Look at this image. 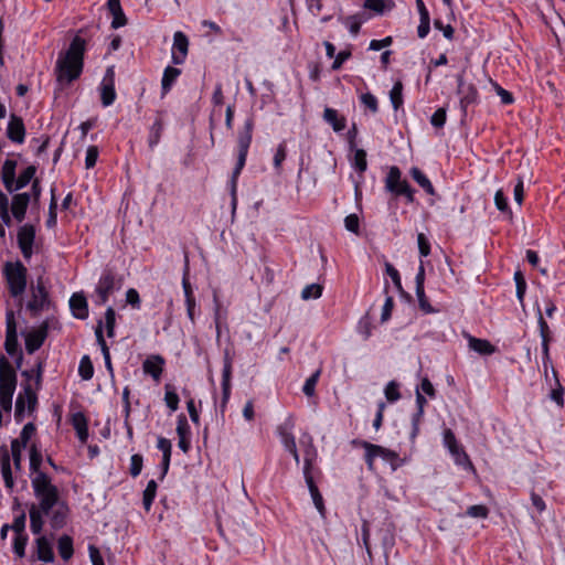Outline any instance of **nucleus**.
Instances as JSON below:
<instances>
[{
	"mask_svg": "<svg viewBox=\"0 0 565 565\" xmlns=\"http://www.w3.org/2000/svg\"><path fill=\"white\" fill-rule=\"evenodd\" d=\"M86 41L78 34L75 35L64 53H60L56 61L55 72L57 81L62 84H71L77 79L84 66V53Z\"/></svg>",
	"mask_w": 565,
	"mask_h": 565,
	"instance_id": "f257e3e1",
	"label": "nucleus"
},
{
	"mask_svg": "<svg viewBox=\"0 0 565 565\" xmlns=\"http://www.w3.org/2000/svg\"><path fill=\"white\" fill-rule=\"evenodd\" d=\"M8 292L11 298L15 299L18 307L23 306V295L28 287V268L21 260L6 262L2 268Z\"/></svg>",
	"mask_w": 565,
	"mask_h": 565,
	"instance_id": "f03ea898",
	"label": "nucleus"
},
{
	"mask_svg": "<svg viewBox=\"0 0 565 565\" xmlns=\"http://www.w3.org/2000/svg\"><path fill=\"white\" fill-rule=\"evenodd\" d=\"M253 129H254V119L252 117H249L244 121V125L237 135V146H238L237 162L233 170L232 179H231V196H232L233 210L236 209V204H237V198H236L237 178L241 174V171L243 170V168L246 163V158H247L248 149H249V146L252 142V137H253Z\"/></svg>",
	"mask_w": 565,
	"mask_h": 565,
	"instance_id": "7ed1b4c3",
	"label": "nucleus"
},
{
	"mask_svg": "<svg viewBox=\"0 0 565 565\" xmlns=\"http://www.w3.org/2000/svg\"><path fill=\"white\" fill-rule=\"evenodd\" d=\"M17 167L18 163L15 160L7 159L1 168L0 178L4 189L9 193L22 190L35 179L36 167L34 164L28 166L23 171H21L18 178L15 173Z\"/></svg>",
	"mask_w": 565,
	"mask_h": 565,
	"instance_id": "20e7f679",
	"label": "nucleus"
},
{
	"mask_svg": "<svg viewBox=\"0 0 565 565\" xmlns=\"http://www.w3.org/2000/svg\"><path fill=\"white\" fill-rule=\"evenodd\" d=\"M32 489L35 498L39 500V509L45 515H49L55 504L61 501L60 491L56 486L52 483L47 473H39L31 479Z\"/></svg>",
	"mask_w": 565,
	"mask_h": 565,
	"instance_id": "39448f33",
	"label": "nucleus"
},
{
	"mask_svg": "<svg viewBox=\"0 0 565 565\" xmlns=\"http://www.w3.org/2000/svg\"><path fill=\"white\" fill-rule=\"evenodd\" d=\"M17 387V374L4 355H0V407L11 412L12 397Z\"/></svg>",
	"mask_w": 565,
	"mask_h": 565,
	"instance_id": "423d86ee",
	"label": "nucleus"
},
{
	"mask_svg": "<svg viewBox=\"0 0 565 565\" xmlns=\"http://www.w3.org/2000/svg\"><path fill=\"white\" fill-rule=\"evenodd\" d=\"M53 307V302L50 298V292L44 285L42 277L36 279V282H32L30 286V299L25 303V308L30 311L32 317L39 316L44 310H50Z\"/></svg>",
	"mask_w": 565,
	"mask_h": 565,
	"instance_id": "0eeeda50",
	"label": "nucleus"
},
{
	"mask_svg": "<svg viewBox=\"0 0 565 565\" xmlns=\"http://www.w3.org/2000/svg\"><path fill=\"white\" fill-rule=\"evenodd\" d=\"M353 443L365 449L364 459L370 470L374 469V459L376 457H381L385 461H388L392 465L393 470L397 469L398 465L396 461L398 459V455L395 451L365 440H354Z\"/></svg>",
	"mask_w": 565,
	"mask_h": 565,
	"instance_id": "6e6552de",
	"label": "nucleus"
},
{
	"mask_svg": "<svg viewBox=\"0 0 565 565\" xmlns=\"http://www.w3.org/2000/svg\"><path fill=\"white\" fill-rule=\"evenodd\" d=\"M401 174L397 167H392L385 180V188L396 195H404L408 203H413L415 191L406 180H401Z\"/></svg>",
	"mask_w": 565,
	"mask_h": 565,
	"instance_id": "1a4fd4ad",
	"label": "nucleus"
},
{
	"mask_svg": "<svg viewBox=\"0 0 565 565\" xmlns=\"http://www.w3.org/2000/svg\"><path fill=\"white\" fill-rule=\"evenodd\" d=\"M444 444L448 448L449 452L451 454L455 462L458 466L463 467L465 469L473 471V465L469 459V456L463 450V448L458 445L455 434L451 429H446L444 431Z\"/></svg>",
	"mask_w": 565,
	"mask_h": 565,
	"instance_id": "9d476101",
	"label": "nucleus"
},
{
	"mask_svg": "<svg viewBox=\"0 0 565 565\" xmlns=\"http://www.w3.org/2000/svg\"><path fill=\"white\" fill-rule=\"evenodd\" d=\"M311 468H312V457L307 451L305 457V466H303V477L306 480V483L308 486L309 492L311 494L312 501L315 507L317 508L318 512L322 518L326 516V507L323 502V498L315 483L313 477L311 475Z\"/></svg>",
	"mask_w": 565,
	"mask_h": 565,
	"instance_id": "9b49d317",
	"label": "nucleus"
},
{
	"mask_svg": "<svg viewBox=\"0 0 565 565\" xmlns=\"http://www.w3.org/2000/svg\"><path fill=\"white\" fill-rule=\"evenodd\" d=\"M51 322L50 319H46L38 329L31 330L25 334V350L29 354H33L42 347L51 328Z\"/></svg>",
	"mask_w": 565,
	"mask_h": 565,
	"instance_id": "f8f14e48",
	"label": "nucleus"
},
{
	"mask_svg": "<svg viewBox=\"0 0 565 565\" xmlns=\"http://www.w3.org/2000/svg\"><path fill=\"white\" fill-rule=\"evenodd\" d=\"M4 349L11 356L15 355L19 350L17 321L13 310L6 312V341Z\"/></svg>",
	"mask_w": 565,
	"mask_h": 565,
	"instance_id": "ddd939ff",
	"label": "nucleus"
},
{
	"mask_svg": "<svg viewBox=\"0 0 565 565\" xmlns=\"http://www.w3.org/2000/svg\"><path fill=\"white\" fill-rule=\"evenodd\" d=\"M18 246L23 257L28 260L33 255V245L35 241V227L32 224L20 226L17 234Z\"/></svg>",
	"mask_w": 565,
	"mask_h": 565,
	"instance_id": "4468645a",
	"label": "nucleus"
},
{
	"mask_svg": "<svg viewBox=\"0 0 565 565\" xmlns=\"http://www.w3.org/2000/svg\"><path fill=\"white\" fill-rule=\"evenodd\" d=\"M25 215L26 211L10 210L8 195L0 190V220L2 223L7 226H11L12 217L21 223L25 218Z\"/></svg>",
	"mask_w": 565,
	"mask_h": 565,
	"instance_id": "2eb2a0df",
	"label": "nucleus"
},
{
	"mask_svg": "<svg viewBox=\"0 0 565 565\" xmlns=\"http://www.w3.org/2000/svg\"><path fill=\"white\" fill-rule=\"evenodd\" d=\"M115 289V276L111 271H105L98 281L96 287L97 305H104L108 301L109 295Z\"/></svg>",
	"mask_w": 565,
	"mask_h": 565,
	"instance_id": "dca6fc26",
	"label": "nucleus"
},
{
	"mask_svg": "<svg viewBox=\"0 0 565 565\" xmlns=\"http://www.w3.org/2000/svg\"><path fill=\"white\" fill-rule=\"evenodd\" d=\"M7 137L15 143H23L25 139V126L23 119L15 114L10 115L7 127Z\"/></svg>",
	"mask_w": 565,
	"mask_h": 565,
	"instance_id": "f3484780",
	"label": "nucleus"
},
{
	"mask_svg": "<svg viewBox=\"0 0 565 565\" xmlns=\"http://www.w3.org/2000/svg\"><path fill=\"white\" fill-rule=\"evenodd\" d=\"M188 49V36L183 32L177 31L173 35L172 62L174 64H182L185 61Z\"/></svg>",
	"mask_w": 565,
	"mask_h": 565,
	"instance_id": "a211bd4d",
	"label": "nucleus"
},
{
	"mask_svg": "<svg viewBox=\"0 0 565 565\" xmlns=\"http://www.w3.org/2000/svg\"><path fill=\"white\" fill-rule=\"evenodd\" d=\"M537 323L540 328V334L542 338V354H543V364L546 367L550 362V341H551V332L547 322L543 318L540 307H537Z\"/></svg>",
	"mask_w": 565,
	"mask_h": 565,
	"instance_id": "6ab92c4d",
	"label": "nucleus"
},
{
	"mask_svg": "<svg viewBox=\"0 0 565 565\" xmlns=\"http://www.w3.org/2000/svg\"><path fill=\"white\" fill-rule=\"evenodd\" d=\"M177 434L179 436L178 446L184 454H186L191 448V430L184 414L178 415Z\"/></svg>",
	"mask_w": 565,
	"mask_h": 565,
	"instance_id": "aec40b11",
	"label": "nucleus"
},
{
	"mask_svg": "<svg viewBox=\"0 0 565 565\" xmlns=\"http://www.w3.org/2000/svg\"><path fill=\"white\" fill-rule=\"evenodd\" d=\"M68 505L64 501H58L57 504L50 512V525L54 530H60L65 526L68 514Z\"/></svg>",
	"mask_w": 565,
	"mask_h": 565,
	"instance_id": "412c9836",
	"label": "nucleus"
},
{
	"mask_svg": "<svg viewBox=\"0 0 565 565\" xmlns=\"http://www.w3.org/2000/svg\"><path fill=\"white\" fill-rule=\"evenodd\" d=\"M164 365V359L159 355L154 354L149 358H147L142 363V370L146 374H149L152 376L154 381H159L163 371Z\"/></svg>",
	"mask_w": 565,
	"mask_h": 565,
	"instance_id": "4be33fe9",
	"label": "nucleus"
},
{
	"mask_svg": "<svg viewBox=\"0 0 565 565\" xmlns=\"http://www.w3.org/2000/svg\"><path fill=\"white\" fill-rule=\"evenodd\" d=\"M70 308L73 312V316L77 319L84 320L88 317L87 300L82 292H75L71 296Z\"/></svg>",
	"mask_w": 565,
	"mask_h": 565,
	"instance_id": "5701e85b",
	"label": "nucleus"
},
{
	"mask_svg": "<svg viewBox=\"0 0 565 565\" xmlns=\"http://www.w3.org/2000/svg\"><path fill=\"white\" fill-rule=\"evenodd\" d=\"M379 539L381 541V545L384 551V556L387 559L388 552L393 548L395 545V534H394V526L391 523H385L377 532Z\"/></svg>",
	"mask_w": 565,
	"mask_h": 565,
	"instance_id": "b1692460",
	"label": "nucleus"
},
{
	"mask_svg": "<svg viewBox=\"0 0 565 565\" xmlns=\"http://www.w3.org/2000/svg\"><path fill=\"white\" fill-rule=\"evenodd\" d=\"M38 558L45 563H53L55 555L50 541L45 536H40L35 541Z\"/></svg>",
	"mask_w": 565,
	"mask_h": 565,
	"instance_id": "393cba45",
	"label": "nucleus"
},
{
	"mask_svg": "<svg viewBox=\"0 0 565 565\" xmlns=\"http://www.w3.org/2000/svg\"><path fill=\"white\" fill-rule=\"evenodd\" d=\"M157 448L162 451V462H161L162 472L160 476V479L162 480L166 477V475L168 473V470L170 467L172 444L169 439H167L164 437H159L158 443H157Z\"/></svg>",
	"mask_w": 565,
	"mask_h": 565,
	"instance_id": "a878e982",
	"label": "nucleus"
},
{
	"mask_svg": "<svg viewBox=\"0 0 565 565\" xmlns=\"http://www.w3.org/2000/svg\"><path fill=\"white\" fill-rule=\"evenodd\" d=\"M323 120L329 124L335 132L342 131L347 126L345 117L339 115L338 110L330 107L324 108Z\"/></svg>",
	"mask_w": 565,
	"mask_h": 565,
	"instance_id": "bb28decb",
	"label": "nucleus"
},
{
	"mask_svg": "<svg viewBox=\"0 0 565 565\" xmlns=\"http://www.w3.org/2000/svg\"><path fill=\"white\" fill-rule=\"evenodd\" d=\"M0 468L6 488L12 490L14 487V480L12 477L10 456L6 447H3V454L1 455L0 458Z\"/></svg>",
	"mask_w": 565,
	"mask_h": 565,
	"instance_id": "cd10ccee",
	"label": "nucleus"
},
{
	"mask_svg": "<svg viewBox=\"0 0 565 565\" xmlns=\"http://www.w3.org/2000/svg\"><path fill=\"white\" fill-rule=\"evenodd\" d=\"M292 426L294 424L291 422H286L277 428L281 443L287 451L295 450V447H297L295 437L291 433Z\"/></svg>",
	"mask_w": 565,
	"mask_h": 565,
	"instance_id": "c85d7f7f",
	"label": "nucleus"
},
{
	"mask_svg": "<svg viewBox=\"0 0 565 565\" xmlns=\"http://www.w3.org/2000/svg\"><path fill=\"white\" fill-rule=\"evenodd\" d=\"M30 514V527L33 534H40L43 529V511L36 507V504L32 503L29 510Z\"/></svg>",
	"mask_w": 565,
	"mask_h": 565,
	"instance_id": "c756f323",
	"label": "nucleus"
},
{
	"mask_svg": "<svg viewBox=\"0 0 565 565\" xmlns=\"http://www.w3.org/2000/svg\"><path fill=\"white\" fill-rule=\"evenodd\" d=\"M29 456H30V471L34 476H38L39 473H45L41 470V465L43 461L42 452L36 444H32L29 448Z\"/></svg>",
	"mask_w": 565,
	"mask_h": 565,
	"instance_id": "7c9ffc66",
	"label": "nucleus"
},
{
	"mask_svg": "<svg viewBox=\"0 0 565 565\" xmlns=\"http://www.w3.org/2000/svg\"><path fill=\"white\" fill-rule=\"evenodd\" d=\"M460 95V107L463 114L467 111V107L477 103L478 100V90L473 84H469L463 88L462 93H457Z\"/></svg>",
	"mask_w": 565,
	"mask_h": 565,
	"instance_id": "2f4dec72",
	"label": "nucleus"
},
{
	"mask_svg": "<svg viewBox=\"0 0 565 565\" xmlns=\"http://www.w3.org/2000/svg\"><path fill=\"white\" fill-rule=\"evenodd\" d=\"M468 341L469 348L479 354L490 355L495 351V348L488 340L469 335Z\"/></svg>",
	"mask_w": 565,
	"mask_h": 565,
	"instance_id": "473e14b6",
	"label": "nucleus"
},
{
	"mask_svg": "<svg viewBox=\"0 0 565 565\" xmlns=\"http://www.w3.org/2000/svg\"><path fill=\"white\" fill-rule=\"evenodd\" d=\"M411 175L414 179V181L425 190V192L429 195H435V189L429 181V179L423 173L420 169L417 167H413L411 169Z\"/></svg>",
	"mask_w": 565,
	"mask_h": 565,
	"instance_id": "72a5a7b5",
	"label": "nucleus"
},
{
	"mask_svg": "<svg viewBox=\"0 0 565 565\" xmlns=\"http://www.w3.org/2000/svg\"><path fill=\"white\" fill-rule=\"evenodd\" d=\"M181 71L173 66L166 67L161 81L162 95H166L172 87Z\"/></svg>",
	"mask_w": 565,
	"mask_h": 565,
	"instance_id": "f704fd0d",
	"label": "nucleus"
},
{
	"mask_svg": "<svg viewBox=\"0 0 565 565\" xmlns=\"http://www.w3.org/2000/svg\"><path fill=\"white\" fill-rule=\"evenodd\" d=\"M73 427L75 428L81 441H86L88 438L87 420L84 414L77 413L72 419Z\"/></svg>",
	"mask_w": 565,
	"mask_h": 565,
	"instance_id": "c9c22d12",
	"label": "nucleus"
},
{
	"mask_svg": "<svg viewBox=\"0 0 565 565\" xmlns=\"http://www.w3.org/2000/svg\"><path fill=\"white\" fill-rule=\"evenodd\" d=\"M100 99L103 106H110L116 99L115 84L113 79L102 83Z\"/></svg>",
	"mask_w": 565,
	"mask_h": 565,
	"instance_id": "e433bc0d",
	"label": "nucleus"
},
{
	"mask_svg": "<svg viewBox=\"0 0 565 565\" xmlns=\"http://www.w3.org/2000/svg\"><path fill=\"white\" fill-rule=\"evenodd\" d=\"M163 131V120L158 117L149 130L148 145L150 149H153L160 141Z\"/></svg>",
	"mask_w": 565,
	"mask_h": 565,
	"instance_id": "4c0bfd02",
	"label": "nucleus"
},
{
	"mask_svg": "<svg viewBox=\"0 0 565 565\" xmlns=\"http://www.w3.org/2000/svg\"><path fill=\"white\" fill-rule=\"evenodd\" d=\"M57 550L60 556L64 561H68L74 554L72 537L68 535H62L57 542Z\"/></svg>",
	"mask_w": 565,
	"mask_h": 565,
	"instance_id": "58836bf2",
	"label": "nucleus"
},
{
	"mask_svg": "<svg viewBox=\"0 0 565 565\" xmlns=\"http://www.w3.org/2000/svg\"><path fill=\"white\" fill-rule=\"evenodd\" d=\"M394 7L392 0H365L364 8L374 11L377 14H383Z\"/></svg>",
	"mask_w": 565,
	"mask_h": 565,
	"instance_id": "ea45409f",
	"label": "nucleus"
},
{
	"mask_svg": "<svg viewBox=\"0 0 565 565\" xmlns=\"http://www.w3.org/2000/svg\"><path fill=\"white\" fill-rule=\"evenodd\" d=\"M403 88L402 81H396L390 90V99L395 110H398L403 106Z\"/></svg>",
	"mask_w": 565,
	"mask_h": 565,
	"instance_id": "a19ab883",
	"label": "nucleus"
},
{
	"mask_svg": "<svg viewBox=\"0 0 565 565\" xmlns=\"http://www.w3.org/2000/svg\"><path fill=\"white\" fill-rule=\"evenodd\" d=\"M11 210L28 211V206L31 201V194L29 192L12 193Z\"/></svg>",
	"mask_w": 565,
	"mask_h": 565,
	"instance_id": "79ce46f5",
	"label": "nucleus"
},
{
	"mask_svg": "<svg viewBox=\"0 0 565 565\" xmlns=\"http://www.w3.org/2000/svg\"><path fill=\"white\" fill-rule=\"evenodd\" d=\"M157 489H158V484H157L156 480L152 479V480L148 481L147 487L143 491V497H142V504H143V508L146 509V511L150 510L152 502L157 494Z\"/></svg>",
	"mask_w": 565,
	"mask_h": 565,
	"instance_id": "37998d69",
	"label": "nucleus"
},
{
	"mask_svg": "<svg viewBox=\"0 0 565 565\" xmlns=\"http://www.w3.org/2000/svg\"><path fill=\"white\" fill-rule=\"evenodd\" d=\"M78 374L84 381H88L94 375V366L88 355H84L81 359L78 366Z\"/></svg>",
	"mask_w": 565,
	"mask_h": 565,
	"instance_id": "c03bdc74",
	"label": "nucleus"
},
{
	"mask_svg": "<svg viewBox=\"0 0 565 565\" xmlns=\"http://www.w3.org/2000/svg\"><path fill=\"white\" fill-rule=\"evenodd\" d=\"M321 374V370H317L313 374H311L305 382L302 392L306 396L311 397L316 393V385L319 381Z\"/></svg>",
	"mask_w": 565,
	"mask_h": 565,
	"instance_id": "a18cd8bd",
	"label": "nucleus"
},
{
	"mask_svg": "<svg viewBox=\"0 0 565 565\" xmlns=\"http://www.w3.org/2000/svg\"><path fill=\"white\" fill-rule=\"evenodd\" d=\"M164 388H166V394H164L166 404L172 412H175L179 407L180 398L170 384H166Z\"/></svg>",
	"mask_w": 565,
	"mask_h": 565,
	"instance_id": "49530a36",
	"label": "nucleus"
},
{
	"mask_svg": "<svg viewBox=\"0 0 565 565\" xmlns=\"http://www.w3.org/2000/svg\"><path fill=\"white\" fill-rule=\"evenodd\" d=\"M322 295V286L319 284L307 285L301 291L303 300L318 299Z\"/></svg>",
	"mask_w": 565,
	"mask_h": 565,
	"instance_id": "de8ad7c7",
	"label": "nucleus"
},
{
	"mask_svg": "<svg viewBox=\"0 0 565 565\" xmlns=\"http://www.w3.org/2000/svg\"><path fill=\"white\" fill-rule=\"evenodd\" d=\"M26 406V397L24 391L19 393L15 401V409H14V418L18 423H21L24 419Z\"/></svg>",
	"mask_w": 565,
	"mask_h": 565,
	"instance_id": "09e8293b",
	"label": "nucleus"
},
{
	"mask_svg": "<svg viewBox=\"0 0 565 565\" xmlns=\"http://www.w3.org/2000/svg\"><path fill=\"white\" fill-rule=\"evenodd\" d=\"M342 23L348 26L349 31L356 35L360 32L363 20L359 14L349 15L345 19H341Z\"/></svg>",
	"mask_w": 565,
	"mask_h": 565,
	"instance_id": "8fccbe9b",
	"label": "nucleus"
},
{
	"mask_svg": "<svg viewBox=\"0 0 565 565\" xmlns=\"http://www.w3.org/2000/svg\"><path fill=\"white\" fill-rule=\"evenodd\" d=\"M23 391H24L25 397H26L28 411H29V413H33L38 405V395L35 392L36 390H33L31 384L26 383L23 386Z\"/></svg>",
	"mask_w": 565,
	"mask_h": 565,
	"instance_id": "3c124183",
	"label": "nucleus"
},
{
	"mask_svg": "<svg viewBox=\"0 0 565 565\" xmlns=\"http://www.w3.org/2000/svg\"><path fill=\"white\" fill-rule=\"evenodd\" d=\"M105 326L107 335L113 338L115 335V326H116V312L113 307H108L105 312Z\"/></svg>",
	"mask_w": 565,
	"mask_h": 565,
	"instance_id": "603ef678",
	"label": "nucleus"
},
{
	"mask_svg": "<svg viewBox=\"0 0 565 565\" xmlns=\"http://www.w3.org/2000/svg\"><path fill=\"white\" fill-rule=\"evenodd\" d=\"M514 281L516 286V297L521 303H523L524 295L526 291V281L523 274L518 270L514 273Z\"/></svg>",
	"mask_w": 565,
	"mask_h": 565,
	"instance_id": "864d4df0",
	"label": "nucleus"
},
{
	"mask_svg": "<svg viewBox=\"0 0 565 565\" xmlns=\"http://www.w3.org/2000/svg\"><path fill=\"white\" fill-rule=\"evenodd\" d=\"M28 543L26 534H15L13 542V552L18 557H23L25 555V546Z\"/></svg>",
	"mask_w": 565,
	"mask_h": 565,
	"instance_id": "5fc2aeb1",
	"label": "nucleus"
},
{
	"mask_svg": "<svg viewBox=\"0 0 565 565\" xmlns=\"http://www.w3.org/2000/svg\"><path fill=\"white\" fill-rule=\"evenodd\" d=\"M385 397L388 402L393 403L401 398L399 394V385L395 381H391L387 383L384 390Z\"/></svg>",
	"mask_w": 565,
	"mask_h": 565,
	"instance_id": "6e6d98bb",
	"label": "nucleus"
},
{
	"mask_svg": "<svg viewBox=\"0 0 565 565\" xmlns=\"http://www.w3.org/2000/svg\"><path fill=\"white\" fill-rule=\"evenodd\" d=\"M360 100L372 114H376L379 111V103L373 94L364 93L360 96Z\"/></svg>",
	"mask_w": 565,
	"mask_h": 565,
	"instance_id": "4d7b16f0",
	"label": "nucleus"
},
{
	"mask_svg": "<svg viewBox=\"0 0 565 565\" xmlns=\"http://www.w3.org/2000/svg\"><path fill=\"white\" fill-rule=\"evenodd\" d=\"M354 168L360 173H363L367 168L366 152L363 149L355 150L354 153Z\"/></svg>",
	"mask_w": 565,
	"mask_h": 565,
	"instance_id": "13d9d810",
	"label": "nucleus"
},
{
	"mask_svg": "<svg viewBox=\"0 0 565 565\" xmlns=\"http://www.w3.org/2000/svg\"><path fill=\"white\" fill-rule=\"evenodd\" d=\"M143 467V458L139 454H135L130 458V468L129 472L131 477L136 478L140 475Z\"/></svg>",
	"mask_w": 565,
	"mask_h": 565,
	"instance_id": "bf43d9fd",
	"label": "nucleus"
},
{
	"mask_svg": "<svg viewBox=\"0 0 565 565\" xmlns=\"http://www.w3.org/2000/svg\"><path fill=\"white\" fill-rule=\"evenodd\" d=\"M466 514L471 518L486 519L488 518L489 509L483 504H476L469 507Z\"/></svg>",
	"mask_w": 565,
	"mask_h": 565,
	"instance_id": "052dcab7",
	"label": "nucleus"
},
{
	"mask_svg": "<svg viewBox=\"0 0 565 565\" xmlns=\"http://www.w3.org/2000/svg\"><path fill=\"white\" fill-rule=\"evenodd\" d=\"M385 271L391 277V279H392L393 284L395 285V287L397 288V290L401 291L402 294H404L398 270L392 264L386 263Z\"/></svg>",
	"mask_w": 565,
	"mask_h": 565,
	"instance_id": "680f3d73",
	"label": "nucleus"
},
{
	"mask_svg": "<svg viewBox=\"0 0 565 565\" xmlns=\"http://www.w3.org/2000/svg\"><path fill=\"white\" fill-rule=\"evenodd\" d=\"M232 376V358L230 355L228 350L224 352L223 359V371H222V382H231Z\"/></svg>",
	"mask_w": 565,
	"mask_h": 565,
	"instance_id": "e2e57ef3",
	"label": "nucleus"
},
{
	"mask_svg": "<svg viewBox=\"0 0 565 565\" xmlns=\"http://www.w3.org/2000/svg\"><path fill=\"white\" fill-rule=\"evenodd\" d=\"M416 296L418 299V306H419L420 310H423L425 313L435 312V309L430 306V303L428 302V299L426 298L424 288H422L420 291H419V289H416Z\"/></svg>",
	"mask_w": 565,
	"mask_h": 565,
	"instance_id": "0e129e2a",
	"label": "nucleus"
},
{
	"mask_svg": "<svg viewBox=\"0 0 565 565\" xmlns=\"http://www.w3.org/2000/svg\"><path fill=\"white\" fill-rule=\"evenodd\" d=\"M494 204L497 206V209L501 212H508L510 215L512 214L511 213V210L509 207V204H508V199L505 198L504 193L502 192V190H498L495 192V195H494Z\"/></svg>",
	"mask_w": 565,
	"mask_h": 565,
	"instance_id": "69168bd1",
	"label": "nucleus"
},
{
	"mask_svg": "<svg viewBox=\"0 0 565 565\" xmlns=\"http://www.w3.org/2000/svg\"><path fill=\"white\" fill-rule=\"evenodd\" d=\"M98 148L96 146H89L86 150L85 167L92 169L96 164L98 159Z\"/></svg>",
	"mask_w": 565,
	"mask_h": 565,
	"instance_id": "338daca9",
	"label": "nucleus"
},
{
	"mask_svg": "<svg viewBox=\"0 0 565 565\" xmlns=\"http://www.w3.org/2000/svg\"><path fill=\"white\" fill-rule=\"evenodd\" d=\"M446 109L438 108L430 117V124L436 128H441L446 122Z\"/></svg>",
	"mask_w": 565,
	"mask_h": 565,
	"instance_id": "774afa93",
	"label": "nucleus"
}]
</instances>
